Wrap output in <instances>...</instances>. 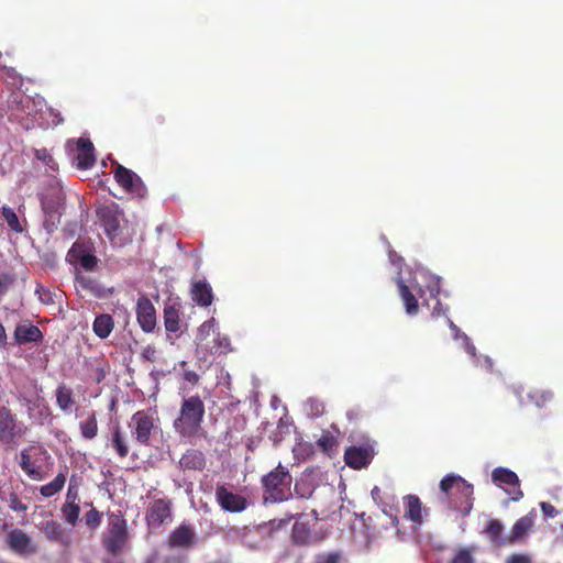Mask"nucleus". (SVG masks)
Listing matches in <instances>:
<instances>
[{"instance_id":"12","label":"nucleus","mask_w":563,"mask_h":563,"mask_svg":"<svg viewBox=\"0 0 563 563\" xmlns=\"http://www.w3.org/2000/svg\"><path fill=\"white\" fill-rule=\"evenodd\" d=\"M492 479L497 485H504L508 494L514 495L512 500L523 497V493L519 489V479L516 473L508 468L496 467L492 473Z\"/></svg>"},{"instance_id":"21","label":"nucleus","mask_w":563,"mask_h":563,"mask_svg":"<svg viewBox=\"0 0 563 563\" xmlns=\"http://www.w3.org/2000/svg\"><path fill=\"white\" fill-rule=\"evenodd\" d=\"M191 299L201 307H208L213 301L211 286L205 280H198L191 286Z\"/></svg>"},{"instance_id":"18","label":"nucleus","mask_w":563,"mask_h":563,"mask_svg":"<svg viewBox=\"0 0 563 563\" xmlns=\"http://www.w3.org/2000/svg\"><path fill=\"white\" fill-rule=\"evenodd\" d=\"M14 339L19 344L37 343L43 340V333L34 324L22 323L15 327Z\"/></svg>"},{"instance_id":"55","label":"nucleus","mask_w":563,"mask_h":563,"mask_svg":"<svg viewBox=\"0 0 563 563\" xmlns=\"http://www.w3.org/2000/svg\"><path fill=\"white\" fill-rule=\"evenodd\" d=\"M292 518H294V515H292V514H287V515L285 516V518L280 519V520L278 521L277 527H278V528H282V527L287 526V525L291 521V519H292Z\"/></svg>"},{"instance_id":"61","label":"nucleus","mask_w":563,"mask_h":563,"mask_svg":"<svg viewBox=\"0 0 563 563\" xmlns=\"http://www.w3.org/2000/svg\"><path fill=\"white\" fill-rule=\"evenodd\" d=\"M378 490H379V489H378V487H375V488L372 490V494L374 495V494H375V492H378Z\"/></svg>"},{"instance_id":"3","label":"nucleus","mask_w":563,"mask_h":563,"mask_svg":"<svg viewBox=\"0 0 563 563\" xmlns=\"http://www.w3.org/2000/svg\"><path fill=\"white\" fill-rule=\"evenodd\" d=\"M291 475L282 464L264 475L261 479L264 500L269 503H283L291 496Z\"/></svg>"},{"instance_id":"7","label":"nucleus","mask_w":563,"mask_h":563,"mask_svg":"<svg viewBox=\"0 0 563 563\" xmlns=\"http://www.w3.org/2000/svg\"><path fill=\"white\" fill-rule=\"evenodd\" d=\"M129 540L126 521L117 517L109 525L108 531L102 538V547L112 556L119 555Z\"/></svg>"},{"instance_id":"35","label":"nucleus","mask_w":563,"mask_h":563,"mask_svg":"<svg viewBox=\"0 0 563 563\" xmlns=\"http://www.w3.org/2000/svg\"><path fill=\"white\" fill-rule=\"evenodd\" d=\"M317 446L324 453L331 455L338 446V441L334 435L327 432L323 433L317 441Z\"/></svg>"},{"instance_id":"11","label":"nucleus","mask_w":563,"mask_h":563,"mask_svg":"<svg viewBox=\"0 0 563 563\" xmlns=\"http://www.w3.org/2000/svg\"><path fill=\"white\" fill-rule=\"evenodd\" d=\"M197 544V536L194 527L189 523H181L168 536L167 545L169 549H191Z\"/></svg>"},{"instance_id":"24","label":"nucleus","mask_w":563,"mask_h":563,"mask_svg":"<svg viewBox=\"0 0 563 563\" xmlns=\"http://www.w3.org/2000/svg\"><path fill=\"white\" fill-rule=\"evenodd\" d=\"M397 287L399 296L405 305L406 312L409 316H416L419 310V305L416 296L412 294L410 288L405 284L401 277L397 278Z\"/></svg>"},{"instance_id":"41","label":"nucleus","mask_w":563,"mask_h":563,"mask_svg":"<svg viewBox=\"0 0 563 563\" xmlns=\"http://www.w3.org/2000/svg\"><path fill=\"white\" fill-rule=\"evenodd\" d=\"M294 490L297 497L308 499L312 496L314 488L309 482L300 479L295 483Z\"/></svg>"},{"instance_id":"6","label":"nucleus","mask_w":563,"mask_h":563,"mask_svg":"<svg viewBox=\"0 0 563 563\" xmlns=\"http://www.w3.org/2000/svg\"><path fill=\"white\" fill-rule=\"evenodd\" d=\"M129 428L134 441L142 446L151 445V438L157 426L153 413L146 410H139L132 415Z\"/></svg>"},{"instance_id":"30","label":"nucleus","mask_w":563,"mask_h":563,"mask_svg":"<svg viewBox=\"0 0 563 563\" xmlns=\"http://www.w3.org/2000/svg\"><path fill=\"white\" fill-rule=\"evenodd\" d=\"M80 434L86 440H92L98 434V420L96 412L88 415L87 419L79 423Z\"/></svg>"},{"instance_id":"17","label":"nucleus","mask_w":563,"mask_h":563,"mask_svg":"<svg viewBox=\"0 0 563 563\" xmlns=\"http://www.w3.org/2000/svg\"><path fill=\"white\" fill-rule=\"evenodd\" d=\"M344 461L354 470L365 467L372 461L371 450L365 446H350L345 450Z\"/></svg>"},{"instance_id":"34","label":"nucleus","mask_w":563,"mask_h":563,"mask_svg":"<svg viewBox=\"0 0 563 563\" xmlns=\"http://www.w3.org/2000/svg\"><path fill=\"white\" fill-rule=\"evenodd\" d=\"M1 214L3 220L7 222L8 227L15 233H22L24 228L22 227L18 214L15 211L7 206L1 208Z\"/></svg>"},{"instance_id":"60","label":"nucleus","mask_w":563,"mask_h":563,"mask_svg":"<svg viewBox=\"0 0 563 563\" xmlns=\"http://www.w3.org/2000/svg\"><path fill=\"white\" fill-rule=\"evenodd\" d=\"M394 522H395V523H398V522H399V520H398V517H397V516H395V517H394Z\"/></svg>"},{"instance_id":"37","label":"nucleus","mask_w":563,"mask_h":563,"mask_svg":"<svg viewBox=\"0 0 563 563\" xmlns=\"http://www.w3.org/2000/svg\"><path fill=\"white\" fill-rule=\"evenodd\" d=\"M89 252V247L86 244L75 242L67 253V260L71 264H77V262L80 261V257L85 256Z\"/></svg>"},{"instance_id":"32","label":"nucleus","mask_w":563,"mask_h":563,"mask_svg":"<svg viewBox=\"0 0 563 563\" xmlns=\"http://www.w3.org/2000/svg\"><path fill=\"white\" fill-rule=\"evenodd\" d=\"M528 532V517L520 518L512 527L509 534L506 536L507 545L514 544L521 540Z\"/></svg>"},{"instance_id":"9","label":"nucleus","mask_w":563,"mask_h":563,"mask_svg":"<svg viewBox=\"0 0 563 563\" xmlns=\"http://www.w3.org/2000/svg\"><path fill=\"white\" fill-rule=\"evenodd\" d=\"M216 500L221 509L228 512H242L249 507L244 496L230 492L223 484L216 487Z\"/></svg>"},{"instance_id":"22","label":"nucleus","mask_w":563,"mask_h":563,"mask_svg":"<svg viewBox=\"0 0 563 563\" xmlns=\"http://www.w3.org/2000/svg\"><path fill=\"white\" fill-rule=\"evenodd\" d=\"M405 518L416 525L422 523V503L416 495H407L404 497Z\"/></svg>"},{"instance_id":"2","label":"nucleus","mask_w":563,"mask_h":563,"mask_svg":"<svg viewBox=\"0 0 563 563\" xmlns=\"http://www.w3.org/2000/svg\"><path fill=\"white\" fill-rule=\"evenodd\" d=\"M440 489L450 497L451 507L466 516L473 508V485L455 474L445 475L440 482Z\"/></svg>"},{"instance_id":"33","label":"nucleus","mask_w":563,"mask_h":563,"mask_svg":"<svg viewBox=\"0 0 563 563\" xmlns=\"http://www.w3.org/2000/svg\"><path fill=\"white\" fill-rule=\"evenodd\" d=\"M164 323L168 332H177L179 330V311L174 306H167L164 309Z\"/></svg>"},{"instance_id":"39","label":"nucleus","mask_w":563,"mask_h":563,"mask_svg":"<svg viewBox=\"0 0 563 563\" xmlns=\"http://www.w3.org/2000/svg\"><path fill=\"white\" fill-rule=\"evenodd\" d=\"M34 156L36 159L41 161L45 166L52 170L56 172L58 169V164L52 156V154L46 148H37L34 151Z\"/></svg>"},{"instance_id":"16","label":"nucleus","mask_w":563,"mask_h":563,"mask_svg":"<svg viewBox=\"0 0 563 563\" xmlns=\"http://www.w3.org/2000/svg\"><path fill=\"white\" fill-rule=\"evenodd\" d=\"M76 166L79 169H90L96 163L95 147L89 139L77 140Z\"/></svg>"},{"instance_id":"27","label":"nucleus","mask_w":563,"mask_h":563,"mask_svg":"<svg viewBox=\"0 0 563 563\" xmlns=\"http://www.w3.org/2000/svg\"><path fill=\"white\" fill-rule=\"evenodd\" d=\"M503 531L504 526L497 519L489 520L485 528L486 536L497 547L507 545V542H504L506 541V536H503Z\"/></svg>"},{"instance_id":"36","label":"nucleus","mask_w":563,"mask_h":563,"mask_svg":"<svg viewBox=\"0 0 563 563\" xmlns=\"http://www.w3.org/2000/svg\"><path fill=\"white\" fill-rule=\"evenodd\" d=\"M62 512L67 523L75 526L78 522L80 507L79 504L65 503Z\"/></svg>"},{"instance_id":"54","label":"nucleus","mask_w":563,"mask_h":563,"mask_svg":"<svg viewBox=\"0 0 563 563\" xmlns=\"http://www.w3.org/2000/svg\"><path fill=\"white\" fill-rule=\"evenodd\" d=\"M7 332L2 323H0V347L7 344Z\"/></svg>"},{"instance_id":"1","label":"nucleus","mask_w":563,"mask_h":563,"mask_svg":"<svg viewBox=\"0 0 563 563\" xmlns=\"http://www.w3.org/2000/svg\"><path fill=\"white\" fill-rule=\"evenodd\" d=\"M206 407L199 395L183 398L178 416L173 422L175 432L183 439H192L200 435Z\"/></svg>"},{"instance_id":"38","label":"nucleus","mask_w":563,"mask_h":563,"mask_svg":"<svg viewBox=\"0 0 563 563\" xmlns=\"http://www.w3.org/2000/svg\"><path fill=\"white\" fill-rule=\"evenodd\" d=\"M449 563H475L474 548H460Z\"/></svg>"},{"instance_id":"20","label":"nucleus","mask_w":563,"mask_h":563,"mask_svg":"<svg viewBox=\"0 0 563 563\" xmlns=\"http://www.w3.org/2000/svg\"><path fill=\"white\" fill-rule=\"evenodd\" d=\"M109 445L115 452L119 459H125L129 455V439L120 426H114L112 428Z\"/></svg>"},{"instance_id":"23","label":"nucleus","mask_w":563,"mask_h":563,"mask_svg":"<svg viewBox=\"0 0 563 563\" xmlns=\"http://www.w3.org/2000/svg\"><path fill=\"white\" fill-rule=\"evenodd\" d=\"M75 284L77 288H80L96 298L104 296V288L102 285L90 276L77 274L75 277Z\"/></svg>"},{"instance_id":"25","label":"nucleus","mask_w":563,"mask_h":563,"mask_svg":"<svg viewBox=\"0 0 563 563\" xmlns=\"http://www.w3.org/2000/svg\"><path fill=\"white\" fill-rule=\"evenodd\" d=\"M114 328L113 318L110 314L102 313L95 318L92 330L100 339H106L110 335Z\"/></svg>"},{"instance_id":"44","label":"nucleus","mask_w":563,"mask_h":563,"mask_svg":"<svg viewBox=\"0 0 563 563\" xmlns=\"http://www.w3.org/2000/svg\"><path fill=\"white\" fill-rule=\"evenodd\" d=\"M35 294L38 295L40 301L44 305H53L55 302L56 294L43 287L41 284L36 286Z\"/></svg>"},{"instance_id":"40","label":"nucleus","mask_w":563,"mask_h":563,"mask_svg":"<svg viewBox=\"0 0 563 563\" xmlns=\"http://www.w3.org/2000/svg\"><path fill=\"white\" fill-rule=\"evenodd\" d=\"M530 398L538 408H547L553 401V394L551 391L537 389L530 395Z\"/></svg>"},{"instance_id":"13","label":"nucleus","mask_w":563,"mask_h":563,"mask_svg":"<svg viewBox=\"0 0 563 563\" xmlns=\"http://www.w3.org/2000/svg\"><path fill=\"white\" fill-rule=\"evenodd\" d=\"M302 517L303 515H298V518L292 527L291 540L294 544L308 547L323 541L324 536L312 534L309 523L301 520Z\"/></svg>"},{"instance_id":"52","label":"nucleus","mask_w":563,"mask_h":563,"mask_svg":"<svg viewBox=\"0 0 563 563\" xmlns=\"http://www.w3.org/2000/svg\"><path fill=\"white\" fill-rule=\"evenodd\" d=\"M183 377L186 382L190 383L191 385H197L199 383V375L191 369H185L183 373Z\"/></svg>"},{"instance_id":"4","label":"nucleus","mask_w":563,"mask_h":563,"mask_svg":"<svg viewBox=\"0 0 563 563\" xmlns=\"http://www.w3.org/2000/svg\"><path fill=\"white\" fill-rule=\"evenodd\" d=\"M27 426L18 419V416L7 406L0 407V445L14 448L26 432Z\"/></svg>"},{"instance_id":"48","label":"nucleus","mask_w":563,"mask_h":563,"mask_svg":"<svg viewBox=\"0 0 563 563\" xmlns=\"http://www.w3.org/2000/svg\"><path fill=\"white\" fill-rule=\"evenodd\" d=\"M9 507L13 511H25L27 509V506L19 498L16 493H10L9 495Z\"/></svg>"},{"instance_id":"19","label":"nucleus","mask_w":563,"mask_h":563,"mask_svg":"<svg viewBox=\"0 0 563 563\" xmlns=\"http://www.w3.org/2000/svg\"><path fill=\"white\" fill-rule=\"evenodd\" d=\"M205 454L196 449L187 450L179 460V466L183 470L201 472L206 467Z\"/></svg>"},{"instance_id":"15","label":"nucleus","mask_w":563,"mask_h":563,"mask_svg":"<svg viewBox=\"0 0 563 563\" xmlns=\"http://www.w3.org/2000/svg\"><path fill=\"white\" fill-rule=\"evenodd\" d=\"M97 216L103 225L107 235H115L120 227V210L117 203L98 208Z\"/></svg>"},{"instance_id":"46","label":"nucleus","mask_w":563,"mask_h":563,"mask_svg":"<svg viewBox=\"0 0 563 563\" xmlns=\"http://www.w3.org/2000/svg\"><path fill=\"white\" fill-rule=\"evenodd\" d=\"M77 264L87 272H93L98 267V258L89 252L85 256L80 257V261L77 262Z\"/></svg>"},{"instance_id":"5","label":"nucleus","mask_w":563,"mask_h":563,"mask_svg":"<svg viewBox=\"0 0 563 563\" xmlns=\"http://www.w3.org/2000/svg\"><path fill=\"white\" fill-rule=\"evenodd\" d=\"M174 519L173 501L168 497L150 501L145 509V525L148 530H158Z\"/></svg>"},{"instance_id":"57","label":"nucleus","mask_w":563,"mask_h":563,"mask_svg":"<svg viewBox=\"0 0 563 563\" xmlns=\"http://www.w3.org/2000/svg\"><path fill=\"white\" fill-rule=\"evenodd\" d=\"M441 310H442V309H441V302H440V300H439V299H437V298H435V306H434V308H433L432 313H433V314H435V312H437L438 314H440V313H441Z\"/></svg>"},{"instance_id":"29","label":"nucleus","mask_w":563,"mask_h":563,"mask_svg":"<svg viewBox=\"0 0 563 563\" xmlns=\"http://www.w3.org/2000/svg\"><path fill=\"white\" fill-rule=\"evenodd\" d=\"M42 531L48 540L63 544L66 543L65 532L62 526L55 520L46 521L42 527Z\"/></svg>"},{"instance_id":"45","label":"nucleus","mask_w":563,"mask_h":563,"mask_svg":"<svg viewBox=\"0 0 563 563\" xmlns=\"http://www.w3.org/2000/svg\"><path fill=\"white\" fill-rule=\"evenodd\" d=\"M78 500H79V487H78V483H77L75 476H73L70 478L69 485H68V489H67V494H66V503L78 504Z\"/></svg>"},{"instance_id":"58","label":"nucleus","mask_w":563,"mask_h":563,"mask_svg":"<svg viewBox=\"0 0 563 563\" xmlns=\"http://www.w3.org/2000/svg\"><path fill=\"white\" fill-rule=\"evenodd\" d=\"M42 208H43L44 212H46V213H49L52 211V208L45 201H42Z\"/></svg>"},{"instance_id":"47","label":"nucleus","mask_w":563,"mask_h":563,"mask_svg":"<svg viewBox=\"0 0 563 563\" xmlns=\"http://www.w3.org/2000/svg\"><path fill=\"white\" fill-rule=\"evenodd\" d=\"M158 554L153 553L151 554L145 563H157ZM163 563H186V556L185 555H167L164 558Z\"/></svg>"},{"instance_id":"26","label":"nucleus","mask_w":563,"mask_h":563,"mask_svg":"<svg viewBox=\"0 0 563 563\" xmlns=\"http://www.w3.org/2000/svg\"><path fill=\"white\" fill-rule=\"evenodd\" d=\"M56 404L62 411H70L71 407L75 405L73 389L65 384H60L56 388Z\"/></svg>"},{"instance_id":"59","label":"nucleus","mask_w":563,"mask_h":563,"mask_svg":"<svg viewBox=\"0 0 563 563\" xmlns=\"http://www.w3.org/2000/svg\"><path fill=\"white\" fill-rule=\"evenodd\" d=\"M314 410L317 413H320L323 411V405L322 404H319L317 407H314Z\"/></svg>"},{"instance_id":"8","label":"nucleus","mask_w":563,"mask_h":563,"mask_svg":"<svg viewBox=\"0 0 563 563\" xmlns=\"http://www.w3.org/2000/svg\"><path fill=\"white\" fill-rule=\"evenodd\" d=\"M113 177L115 181L129 194L136 197L143 198L147 194L146 186L142 181L141 177L137 176L133 170L115 164L113 170Z\"/></svg>"},{"instance_id":"14","label":"nucleus","mask_w":563,"mask_h":563,"mask_svg":"<svg viewBox=\"0 0 563 563\" xmlns=\"http://www.w3.org/2000/svg\"><path fill=\"white\" fill-rule=\"evenodd\" d=\"M136 319L144 332H152L156 325V311L146 296H141L136 302Z\"/></svg>"},{"instance_id":"49","label":"nucleus","mask_w":563,"mask_h":563,"mask_svg":"<svg viewBox=\"0 0 563 563\" xmlns=\"http://www.w3.org/2000/svg\"><path fill=\"white\" fill-rule=\"evenodd\" d=\"M213 329H214V320L213 319L208 320L199 327L198 336L200 339H203V338L208 336L210 334V331H213Z\"/></svg>"},{"instance_id":"56","label":"nucleus","mask_w":563,"mask_h":563,"mask_svg":"<svg viewBox=\"0 0 563 563\" xmlns=\"http://www.w3.org/2000/svg\"><path fill=\"white\" fill-rule=\"evenodd\" d=\"M339 554L330 553L328 554L324 563H339Z\"/></svg>"},{"instance_id":"50","label":"nucleus","mask_w":563,"mask_h":563,"mask_svg":"<svg viewBox=\"0 0 563 563\" xmlns=\"http://www.w3.org/2000/svg\"><path fill=\"white\" fill-rule=\"evenodd\" d=\"M540 508L543 516L547 518H554L559 514V510L553 505L547 501L540 503Z\"/></svg>"},{"instance_id":"31","label":"nucleus","mask_w":563,"mask_h":563,"mask_svg":"<svg viewBox=\"0 0 563 563\" xmlns=\"http://www.w3.org/2000/svg\"><path fill=\"white\" fill-rule=\"evenodd\" d=\"M65 483H66V474L59 473L56 475V477L52 482L43 485L40 488V493L45 498L53 497L54 495H56L58 492H60L63 489V487L65 486Z\"/></svg>"},{"instance_id":"10","label":"nucleus","mask_w":563,"mask_h":563,"mask_svg":"<svg viewBox=\"0 0 563 563\" xmlns=\"http://www.w3.org/2000/svg\"><path fill=\"white\" fill-rule=\"evenodd\" d=\"M9 549L20 556H27L37 552V545L32 538L21 529H13L7 536Z\"/></svg>"},{"instance_id":"42","label":"nucleus","mask_w":563,"mask_h":563,"mask_svg":"<svg viewBox=\"0 0 563 563\" xmlns=\"http://www.w3.org/2000/svg\"><path fill=\"white\" fill-rule=\"evenodd\" d=\"M3 71L4 79L12 86L20 87L23 84L22 76L12 67L0 66Z\"/></svg>"},{"instance_id":"51","label":"nucleus","mask_w":563,"mask_h":563,"mask_svg":"<svg viewBox=\"0 0 563 563\" xmlns=\"http://www.w3.org/2000/svg\"><path fill=\"white\" fill-rule=\"evenodd\" d=\"M13 283L12 276L8 274L0 275V297L8 290L10 285Z\"/></svg>"},{"instance_id":"28","label":"nucleus","mask_w":563,"mask_h":563,"mask_svg":"<svg viewBox=\"0 0 563 563\" xmlns=\"http://www.w3.org/2000/svg\"><path fill=\"white\" fill-rule=\"evenodd\" d=\"M20 467L23 472L32 479L41 481L43 479V473L41 467H35L32 463L31 455L29 453V449H24L20 453Z\"/></svg>"},{"instance_id":"43","label":"nucleus","mask_w":563,"mask_h":563,"mask_svg":"<svg viewBox=\"0 0 563 563\" xmlns=\"http://www.w3.org/2000/svg\"><path fill=\"white\" fill-rule=\"evenodd\" d=\"M101 521L102 514L93 507L85 515V523L91 530H96L101 525Z\"/></svg>"},{"instance_id":"53","label":"nucleus","mask_w":563,"mask_h":563,"mask_svg":"<svg viewBox=\"0 0 563 563\" xmlns=\"http://www.w3.org/2000/svg\"><path fill=\"white\" fill-rule=\"evenodd\" d=\"M506 563H528V555L512 554L507 559Z\"/></svg>"}]
</instances>
